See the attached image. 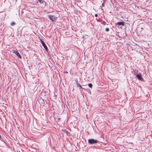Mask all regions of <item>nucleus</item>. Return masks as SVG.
Masks as SVG:
<instances>
[{
    "instance_id": "f257e3e1",
    "label": "nucleus",
    "mask_w": 152,
    "mask_h": 152,
    "mask_svg": "<svg viewBox=\"0 0 152 152\" xmlns=\"http://www.w3.org/2000/svg\"><path fill=\"white\" fill-rule=\"evenodd\" d=\"M88 142L89 144L91 145L94 144L95 143H97L98 142V141L97 140H94L93 139H88Z\"/></svg>"
},
{
    "instance_id": "f03ea898",
    "label": "nucleus",
    "mask_w": 152,
    "mask_h": 152,
    "mask_svg": "<svg viewBox=\"0 0 152 152\" xmlns=\"http://www.w3.org/2000/svg\"><path fill=\"white\" fill-rule=\"evenodd\" d=\"M48 17L49 18L53 21H55L57 19V17L53 15H49Z\"/></svg>"
},
{
    "instance_id": "7ed1b4c3",
    "label": "nucleus",
    "mask_w": 152,
    "mask_h": 152,
    "mask_svg": "<svg viewBox=\"0 0 152 152\" xmlns=\"http://www.w3.org/2000/svg\"><path fill=\"white\" fill-rule=\"evenodd\" d=\"M12 51L13 53L15 54L18 56V57L20 58H21V56L20 55L18 51L15 50H13Z\"/></svg>"
},
{
    "instance_id": "20e7f679",
    "label": "nucleus",
    "mask_w": 152,
    "mask_h": 152,
    "mask_svg": "<svg viewBox=\"0 0 152 152\" xmlns=\"http://www.w3.org/2000/svg\"><path fill=\"white\" fill-rule=\"evenodd\" d=\"M136 76L139 80L141 81L143 80V79L142 77L141 74L139 75H136Z\"/></svg>"
},
{
    "instance_id": "39448f33",
    "label": "nucleus",
    "mask_w": 152,
    "mask_h": 152,
    "mask_svg": "<svg viewBox=\"0 0 152 152\" xmlns=\"http://www.w3.org/2000/svg\"><path fill=\"white\" fill-rule=\"evenodd\" d=\"M41 41L42 44V45L44 47V48L46 50H47L48 49V48H47V46H46V45H45V44L42 40H41Z\"/></svg>"
},
{
    "instance_id": "423d86ee",
    "label": "nucleus",
    "mask_w": 152,
    "mask_h": 152,
    "mask_svg": "<svg viewBox=\"0 0 152 152\" xmlns=\"http://www.w3.org/2000/svg\"><path fill=\"white\" fill-rule=\"evenodd\" d=\"M117 24L118 25H122L124 26V22H118Z\"/></svg>"
},
{
    "instance_id": "0eeeda50",
    "label": "nucleus",
    "mask_w": 152,
    "mask_h": 152,
    "mask_svg": "<svg viewBox=\"0 0 152 152\" xmlns=\"http://www.w3.org/2000/svg\"><path fill=\"white\" fill-rule=\"evenodd\" d=\"M77 85L78 87H80L81 88H82V87L81 85H80L79 84H77Z\"/></svg>"
},
{
    "instance_id": "6e6552de",
    "label": "nucleus",
    "mask_w": 152,
    "mask_h": 152,
    "mask_svg": "<svg viewBox=\"0 0 152 152\" xmlns=\"http://www.w3.org/2000/svg\"><path fill=\"white\" fill-rule=\"evenodd\" d=\"M88 86L90 88H91L92 86V84L91 83L89 84Z\"/></svg>"
},
{
    "instance_id": "1a4fd4ad",
    "label": "nucleus",
    "mask_w": 152,
    "mask_h": 152,
    "mask_svg": "<svg viewBox=\"0 0 152 152\" xmlns=\"http://www.w3.org/2000/svg\"><path fill=\"white\" fill-rule=\"evenodd\" d=\"M15 22H12L11 23V26H14L15 25Z\"/></svg>"
},
{
    "instance_id": "9d476101",
    "label": "nucleus",
    "mask_w": 152,
    "mask_h": 152,
    "mask_svg": "<svg viewBox=\"0 0 152 152\" xmlns=\"http://www.w3.org/2000/svg\"><path fill=\"white\" fill-rule=\"evenodd\" d=\"M38 1H39V3H43V1H42V0H38Z\"/></svg>"
},
{
    "instance_id": "9b49d317",
    "label": "nucleus",
    "mask_w": 152,
    "mask_h": 152,
    "mask_svg": "<svg viewBox=\"0 0 152 152\" xmlns=\"http://www.w3.org/2000/svg\"><path fill=\"white\" fill-rule=\"evenodd\" d=\"M105 31H109V29L108 28H106L105 29Z\"/></svg>"
},
{
    "instance_id": "f8f14e48",
    "label": "nucleus",
    "mask_w": 152,
    "mask_h": 152,
    "mask_svg": "<svg viewBox=\"0 0 152 152\" xmlns=\"http://www.w3.org/2000/svg\"><path fill=\"white\" fill-rule=\"evenodd\" d=\"M101 23L103 25H105V22L104 21H103Z\"/></svg>"
},
{
    "instance_id": "ddd939ff",
    "label": "nucleus",
    "mask_w": 152,
    "mask_h": 152,
    "mask_svg": "<svg viewBox=\"0 0 152 152\" xmlns=\"http://www.w3.org/2000/svg\"><path fill=\"white\" fill-rule=\"evenodd\" d=\"M102 6H104V4L103 3H102Z\"/></svg>"
},
{
    "instance_id": "4468645a",
    "label": "nucleus",
    "mask_w": 152,
    "mask_h": 152,
    "mask_svg": "<svg viewBox=\"0 0 152 152\" xmlns=\"http://www.w3.org/2000/svg\"><path fill=\"white\" fill-rule=\"evenodd\" d=\"M95 16L96 17H97V14H95Z\"/></svg>"
}]
</instances>
